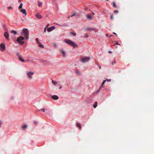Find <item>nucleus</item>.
<instances>
[{
    "mask_svg": "<svg viewBox=\"0 0 154 154\" xmlns=\"http://www.w3.org/2000/svg\"><path fill=\"white\" fill-rule=\"evenodd\" d=\"M64 41L67 44L72 46L74 47H78V45L76 44L69 39H65Z\"/></svg>",
    "mask_w": 154,
    "mask_h": 154,
    "instance_id": "f257e3e1",
    "label": "nucleus"
},
{
    "mask_svg": "<svg viewBox=\"0 0 154 154\" xmlns=\"http://www.w3.org/2000/svg\"><path fill=\"white\" fill-rule=\"evenodd\" d=\"M22 35L24 36L26 39H29V31L27 29H24L22 30Z\"/></svg>",
    "mask_w": 154,
    "mask_h": 154,
    "instance_id": "f03ea898",
    "label": "nucleus"
},
{
    "mask_svg": "<svg viewBox=\"0 0 154 154\" xmlns=\"http://www.w3.org/2000/svg\"><path fill=\"white\" fill-rule=\"evenodd\" d=\"M24 39V37L22 36H20L17 38V41L19 44L23 45L24 44V42L22 40H23Z\"/></svg>",
    "mask_w": 154,
    "mask_h": 154,
    "instance_id": "7ed1b4c3",
    "label": "nucleus"
},
{
    "mask_svg": "<svg viewBox=\"0 0 154 154\" xmlns=\"http://www.w3.org/2000/svg\"><path fill=\"white\" fill-rule=\"evenodd\" d=\"M26 75L27 78L31 80L32 79V75L34 73L31 72H26Z\"/></svg>",
    "mask_w": 154,
    "mask_h": 154,
    "instance_id": "20e7f679",
    "label": "nucleus"
},
{
    "mask_svg": "<svg viewBox=\"0 0 154 154\" xmlns=\"http://www.w3.org/2000/svg\"><path fill=\"white\" fill-rule=\"evenodd\" d=\"M90 59V57H82L81 58V61L83 63H85V62H87L88 60H89Z\"/></svg>",
    "mask_w": 154,
    "mask_h": 154,
    "instance_id": "39448f33",
    "label": "nucleus"
},
{
    "mask_svg": "<svg viewBox=\"0 0 154 154\" xmlns=\"http://www.w3.org/2000/svg\"><path fill=\"white\" fill-rule=\"evenodd\" d=\"M0 48L2 51H4L5 49V45L3 43H2L0 45Z\"/></svg>",
    "mask_w": 154,
    "mask_h": 154,
    "instance_id": "423d86ee",
    "label": "nucleus"
},
{
    "mask_svg": "<svg viewBox=\"0 0 154 154\" xmlns=\"http://www.w3.org/2000/svg\"><path fill=\"white\" fill-rule=\"evenodd\" d=\"M54 29H55L54 26H53L51 27L48 28L47 29V30L48 32H50L52 31L53 30H54Z\"/></svg>",
    "mask_w": 154,
    "mask_h": 154,
    "instance_id": "0eeeda50",
    "label": "nucleus"
},
{
    "mask_svg": "<svg viewBox=\"0 0 154 154\" xmlns=\"http://www.w3.org/2000/svg\"><path fill=\"white\" fill-rule=\"evenodd\" d=\"M4 35L6 39L7 40H8L9 39V35L8 32H5L4 33Z\"/></svg>",
    "mask_w": 154,
    "mask_h": 154,
    "instance_id": "6e6552de",
    "label": "nucleus"
},
{
    "mask_svg": "<svg viewBox=\"0 0 154 154\" xmlns=\"http://www.w3.org/2000/svg\"><path fill=\"white\" fill-rule=\"evenodd\" d=\"M51 97L54 100H57L59 98L56 95H54L52 96Z\"/></svg>",
    "mask_w": 154,
    "mask_h": 154,
    "instance_id": "1a4fd4ad",
    "label": "nucleus"
},
{
    "mask_svg": "<svg viewBox=\"0 0 154 154\" xmlns=\"http://www.w3.org/2000/svg\"><path fill=\"white\" fill-rule=\"evenodd\" d=\"M20 12H22L23 14H25V15H26V11L25 9H21L20 10Z\"/></svg>",
    "mask_w": 154,
    "mask_h": 154,
    "instance_id": "9d476101",
    "label": "nucleus"
},
{
    "mask_svg": "<svg viewBox=\"0 0 154 154\" xmlns=\"http://www.w3.org/2000/svg\"><path fill=\"white\" fill-rule=\"evenodd\" d=\"M86 16L87 18L89 20H91L92 19L91 16L89 14H87Z\"/></svg>",
    "mask_w": 154,
    "mask_h": 154,
    "instance_id": "9b49d317",
    "label": "nucleus"
},
{
    "mask_svg": "<svg viewBox=\"0 0 154 154\" xmlns=\"http://www.w3.org/2000/svg\"><path fill=\"white\" fill-rule=\"evenodd\" d=\"M18 58L19 60L22 62H24V60L23 59L22 56H19V57H18Z\"/></svg>",
    "mask_w": 154,
    "mask_h": 154,
    "instance_id": "f8f14e48",
    "label": "nucleus"
},
{
    "mask_svg": "<svg viewBox=\"0 0 154 154\" xmlns=\"http://www.w3.org/2000/svg\"><path fill=\"white\" fill-rule=\"evenodd\" d=\"M35 16L38 19H41L42 18V16L39 14H37Z\"/></svg>",
    "mask_w": 154,
    "mask_h": 154,
    "instance_id": "ddd939ff",
    "label": "nucleus"
},
{
    "mask_svg": "<svg viewBox=\"0 0 154 154\" xmlns=\"http://www.w3.org/2000/svg\"><path fill=\"white\" fill-rule=\"evenodd\" d=\"M61 53L63 54V57H65V52L64 50H62L61 51Z\"/></svg>",
    "mask_w": 154,
    "mask_h": 154,
    "instance_id": "4468645a",
    "label": "nucleus"
},
{
    "mask_svg": "<svg viewBox=\"0 0 154 154\" xmlns=\"http://www.w3.org/2000/svg\"><path fill=\"white\" fill-rule=\"evenodd\" d=\"M97 102H95L94 104L93 105L94 108H96L97 106Z\"/></svg>",
    "mask_w": 154,
    "mask_h": 154,
    "instance_id": "2eb2a0df",
    "label": "nucleus"
},
{
    "mask_svg": "<svg viewBox=\"0 0 154 154\" xmlns=\"http://www.w3.org/2000/svg\"><path fill=\"white\" fill-rule=\"evenodd\" d=\"M27 126H23L21 127V128L23 130H24L27 128Z\"/></svg>",
    "mask_w": 154,
    "mask_h": 154,
    "instance_id": "dca6fc26",
    "label": "nucleus"
},
{
    "mask_svg": "<svg viewBox=\"0 0 154 154\" xmlns=\"http://www.w3.org/2000/svg\"><path fill=\"white\" fill-rule=\"evenodd\" d=\"M52 82L53 84H54V85H56L57 83V82H56L55 81H54L53 80H52Z\"/></svg>",
    "mask_w": 154,
    "mask_h": 154,
    "instance_id": "f3484780",
    "label": "nucleus"
},
{
    "mask_svg": "<svg viewBox=\"0 0 154 154\" xmlns=\"http://www.w3.org/2000/svg\"><path fill=\"white\" fill-rule=\"evenodd\" d=\"M38 44V45H39V46L42 48H44V46L42 45V44H41L40 43H39V44Z\"/></svg>",
    "mask_w": 154,
    "mask_h": 154,
    "instance_id": "a211bd4d",
    "label": "nucleus"
},
{
    "mask_svg": "<svg viewBox=\"0 0 154 154\" xmlns=\"http://www.w3.org/2000/svg\"><path fill=\"white\" fill-rule=\"evenodd\" d=\"M11 32L12 33H14V34H16L17 33V32L16 31H14V30H12L11 31Z\"/></svg>",
    "mask_w": 154,
    "mask_h": 154,
    "instance_id": "6ab92c4d",
    "label": "nucleus"
},
{
    "mask_svg": "<svg viewBox=\"0 0 154 154\" xmlns=\"http://www.w3.org/2000/svg\"><path fill=\"white\" fill-rule=\"evenodd\" d=\"M45 110H47V109H46L45 108H44V109H40L39 111H42L44 112H45Z\"/></svg>",
    "mask_w": 154,
    "mask_h": 154,
    "instance_id": "aec40b11",
    "label": "nucleus"
},
{
    "mask_svg": "<svg viewBox=\"0 0 154 154\" xmlns=\"http://www.w3.org/2000/svg\"><path fill=\"white\" fill-rule=\"evenodd\" d=\"M42 2H38V6L39 7H41V6H42Z\"/></svg>",
    "mask_w": 154,
    "mask_h": 154,
    "instance_id": "412c9836",
    "label": "nucleus"
},
{
    "mask_svg": "<svg viewBox=\"0 0 154 154\" xmlns=\"http://www.w3.org/2000/svg\"><path fill=\"white\" fill-rule=\"evenodd\" d=\"M113 6L115 8H117V6L116 5L115 2H113Z\"/></svg>",
    "mask_w": 154,
    "mask_h": 154,
    "instance_id": "4be33fe9",
    "label": "nucleus"
},
{
    "mask_svg": "<svg viewBox=\"0 0 154 154\" xmlns=\"http://www.w3.org/2000/svg\"><path fill=\"white\" fill-rule=\"evenodd\" d=\"M22 6H23V4L22 3H21L20 4L19 6V9L21 8H22Z\"/></svg>",
    "mask_w": 154,
    "mask_h": 154,
    "instance_id": "5701e85b",
    "label": "nucleus"
},
{
    "mask_svg": "<svg viewBox=\"0 0 154 154\" xmlns=\"http://www.w3.org/2000/svg\"><path fill=\"white\" fill-rule=\"evenodd\" d=\"M106 82V80H104L103 82H102V85H101V87H102V86L104 84V83H105V82Z\"/></svg>",
    "mask_w": 154,
    "mask_h": 154,
    "instance_id": "b1692460",
    "label": "nucleus"
},
{
    "mask_svg": "<svg viewBox=\"0 0 154 154\" xmlns=\"http://www.w3.org/2000/svg\"><path fill=\"white\" fill-rule=\"evenodd\" d=\"M70 33L72 35H73L74 36H75L76 35V33L73 32H71Z\"/></svg>",
    "mask_w": 154,
    "mask_h": 154,
    "instance_id": "393cba45",
    "label": "nucleus"
},
{
    "mask_svg": "<svg viewBox=\"0 0 154 154\" xmlns=\"http://www.w3.org/2000/svg\"><path fill=\"white\" fill-rule=\"evenodd\" d=\"M34 125H37V124H38V122H37L34 121Z\"/></svg>",
    "mask_w": 154,
    "mask_h": 154,
    "instance_id": "a878e982",
    "label": "nucleus"
},
{
    "mask_svg": "<svg viewBox=\"0 0 154 154\" xmlns=\"http://www.w3.org/2000/svg\"><path fill=\"white\" fill-rule=\"evenodd\" d=\"M36 41L38 43V44H39V43H40L39 42V39H38V38H36Z\"/></svg>",
    "mask_w": 154,
    "mask_h": 154,
    "instance_id": "bb28decb",
    "label": "nucleus"
},
{
    "mask_svg": "<svg viewBox=\"0 0 154 154\" xmlns=\"http://www.w3.org/2000/svg\"><path fill=\"white\" fill-rule=\"evenodd\" d=\"M86 29L87 30H91L92 29L90 28H86Z\"/></svg>",
    "mask_w": 154,
    "mask_h": 154,
    "instance_id": "cd10ccee",
    "label": "nucleus"
},
{
    "mask_svg": "<svg viewBox=\"0 0 154 154\" xmlns=\"http://www.w3.org/2000/svg\"><path fill=\"white\" fill-rule=\"evenodd\" d=\"M75 15H76L75 13H74L71 16V17H73V16H75Z\"/></svg>",
    "mask_w": 154,
    "mask_h": 154,
    "instance_id": "c85d7f7f",
    "label": "nucleus"
},
{
    "mask_svg": "<svg viewBox=\"0 0 154 154\" xmlns=\"http://www.w3.org/2000/svg\"><path fill=\"white\" fill-rule=\"evenodd\" d=\"M111 20H113V17L112 14L111 15Z\"/></svg>",
    "mask_w": 154,
    "mask_h": 154,
    "instance_id": "c756f323",
    "label": "nucleus"
},
{
    "mask_svg": "<svg viewBox=\"0 0 154 154\" xmlns=\"http://www.w3.org/2000/svg\"><path fill=\"white\" fill-rule=\"evenodd\" d=\"M119 12V11L118 10H115L114 11V13H118Z\"/></svg>",
    "mask_w": 154,
    "mask_h": 154,
    "instance_id": "7c9ffc66",
    "label": "nucleus"
},
{
    "mask_svg": "<svg viewBox=\"0 0 154 154\" xmlns=\"http://www.w3.org/2000/svg\"><path fill=\"white\" fill-rule=\"evenodd\" d=\"M120 45L119 44V43H118V42H116V43L115 44H114V46H115V45Z\"/></svg>",
    "mask_w": 154,
    "mask_h": 154,
    "instance_id": "2f4dec72",
    "label": "nucleus"
},
{
    "mask_svg": "<svg viewBox=\"0 0 154 154\" xmlns=\"http://www.w3.org/2000/svg\"><path fill=\"white\" fill-rule=\"evenodd\" d=\"M8 9L10 10V9H11L12 7L11 6H9V7H8Z\"/></svg>",
    "mask_w": 154,
    "mask_h": 154,
    "instance_id": "473e14b6",
    "label": "nucleus"
},
{
    "mask_svg": "<svg viewBox=\"0 0 154 154\" xmlns=\"http://www.w3.org/2000/svg\"><path fill=\"white\" fill-rule=\"evenodd\" d=\"M115 60L114 61V62H113L112 63V64L113 65H114V64H115Z\"/></svg>",
    "mask_w": 154,
    "mask_h": 154,
    "instance_id": "72a5a7b5",
    "label": "nucleus"
},
{
    "mask_svg": "<svg viewBox=\"0 0 154 154\" xmlns=\"http://www.w3.org/2000/svg\"><path fill=\"white\" fill-rule=\"evenodd\" d=\"M89 37L88 35H85V36H84L85 38H88Z\"/></svg>",
    "mask_w": 154,
    "mask_h": 154,
    "instance_id": "f704fd0d",
    "label": "nucleus"
},
{
    "mask_svg": "<svg viewBox=\"0 0 154 154\" xmlns=\"http://www.w3.org/2000/svg\"><path fill=\"white\" fill-rule=\"evenodd\" d=\"M17 54L18 56V57H19V56H21L19 54V52H17Z\"/></svg>",
    "mask_w": 154,
    "mask_h": 154,
    "instance_id": "c9c22d12",
    "label": "nucleus"
},
{
    "mask_svg": "<svg viewBox=\"0 0 154 154\" xmlns=\"http://www.w3.org/2000/svg\"><path fill=\"white\" fill-rule=\"evenodd\" d=\"M101 87H101H101L100 88H99V89L98 90H97V92H99L100 90L101 89Z\"/></svg>",
    "mask_w": 154,
    "mask_h": 154,
    "instance_id": "e433bc0d",
    "label": "nucleus"
},
{
    "mask_svg": "<svg viewBox=\"0 0 154 154\" xmlns=\"http://www.w3.org/2000/svg\"><path fill=\"white\" fill-rule=\"evenodd\" d=\"M98 66L99 67V69H101V66L100 65H98Z\"/></svg>",
    "mask_w": 154,
    "mask_h": 154,
    "instance_id": "4c0bfd02",
    "label": "nucleus"
},
{
    "mask_svg": "<svg viewBox=\"0 0 154 154\" xmlns=\"http://www.w3.org/2000/svg\"><path fill=\"white\" fill-rule=\"evenodd\" d=\"M46 28H44V32L45 33L46 32Z\"/></svg>",
    "mask_w": 154,
    "mask_h": 154,
    "instance_id": "58836bf2",
    "label": "nucleus"
},
{
    "mask_svg": "<svg viewBox=\"0 0 154 154\" xmlns=\"http://www.w3.org/2000/svg\"><path fill=\"white\" fill-rule=\"evenodd\" d=\"M78 127H79V129H80L81 128V126H77Z\"/></svg>",
    "mask_w": 154,
    "mask_h": 154,
    "instance_id": "ea45409f",
    "label": "nucleus"
},
{
    "mask_svg": "<svg viewBox=\"0 0 154 154\" xmlns=\"http://www.w3.org/2000/svg\"><path fill=\"white\" fill-rule=\"evenodd\" d=\"M109 53H112V52L111 51H109Z\"/></svg>",
    "mask_w": 154,
    "mask_h": 154,
    "instance_id": "a19ab883",
    "label": "nucleus"
},
{
    "mask_svg": "<svg viewBox=\"0 0 154 154\" xmlns=\"http://www.w3.org/2000/svg\"><path fill=\"white\" fill-rule=\"evenodd\" d=\"M107 81H109V82H110V81H111V79H107Z\"/></svg>",
    "mask_w": 154,
    "mask_h": 154,
    "instance_id": "79ce46f5",
    "label": "nucleus"
},
{
    "mask_svg": "<svg viewBox=\"0 0 154 154\" xmlns=\"http://www.w3.org/2000/svg\"><path fill=\"white\" fill-rule=\"evenodd\" d=\"M113 34H114V35H117L116 34V33H115V32H113Z\"/></svg>",
    "mask_w": 154,
    "mask_h": 154,
    "instance_id": "37998d69",
    "label": "nucleus"
},
{
    "mask_svg": "<svg viewBox=\"0 0 154 154\" xmlns=\"http://www.w3.org/2000/svg\"><path fill=\"white\" fill-rule=\"evenodd\" d=\"M2 121H0V125L2 124Z\"/></svg>",
    "mask_w": 154,
    "mask_h": 154,
    "instance_id": "c03bdc74",
    "label": "nucleus"
},
{
    "mask_svg": "<svg viewBox=\"0 0 154 154\" xmlns=\"http://www.w3.org/2000/svg\"><path fill=\"white\" fill-rule=\"evenodd\" d=\"M77 125H80L79 124L77 123Z\"/></svg>",
    "mask_w": 154,
    "mask_h": 154,
    "instance_id": "a18cd8bd",
    "label": "nucleus"
},
{
    "mask_svg": "<svg viewBox=\"0 0 154 154\" xmlns=\"http://www.w3.org/2000/svg\"><path fill=\"white\" fill-rule=\"evenodd\" d=\"M54 46L55 47H56L57 46V45H56V44H54Z\"/></svg>",
    "mask_w": 154,
    "mask_h": 154,
    "instance_id": "49530a36",
    "label": "nucleus"
},
{
    "mask_svg": "<svg viewBox=\"0 0 154 154\" xmlns=\"http://www.w3.org/2000/svg\"><path fill=\"white\" fill-rule=\"evenodd\" d=\"M61 88H62V87H61V86L59 88V89H61Z\"/></svg>",
    "mask_w": 154,
    "mask_h": 154,
    "instance_id": "de8ad7c7",
    "label": "nucleus"
},
{
    "mask_svg": "<svg viewBox=\"0 0 154 154\" xmlns=\"http://www.w3.org/2000/svg\"><path fill=\"white\" fill-rule=\"evenodd\" d=\"M21 0H19V2H21Z\"/></svg>",
    "mask_w": 154,
    "mask_h": 154,
    "instance_id": "09e8293b",
    "label": "nucleus"
},
{
    "mask_svg": "<svg viewBox=\"0 0 154 154\" xmlns=\"http://www.w3.org/2000/svg\"><path fill=\"white\" fill-rule=\"evenodd\" d=\"M92 13L93 14H94L93 12H92Z\"/></svg>",
    "mask_w": 154,
    "mask_h": 154,
    "instance_id": "8fccbe9b",
    "label": "nucleus"
}]
</instances>
